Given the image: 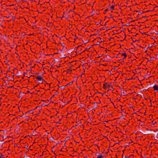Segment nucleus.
<instances>
[{"instance_id":"f257e3e1","label":"nucleus","mask_w":158,"mask_h":158,"mask_svg":"<svg viewBox=\"0 0 158 158\" xmlns=\"http://www.w3.org/2000/svg\"><path fill=\"white\" fill-rule=\"evenodd\" d=\"M36 108H36L35 109L31 110L26 112L25 114H24V115L29 116L31 117L34 115H37L38 114H37L35 112V110Z\"/></svg>"},{"instance_id":"f03ea898","label":"nucleus","mask_w":158,"mask_h":158,"mask_svg":"<svg viewBox=\"0 0 158 158\" xmlns=\"http://www.w3.org/2000/svg\"><path fill=\"white\" fill-rule=\"evenodd\" d=\"M22 115H19V116L20 117H22L23 118H24L25 120L28 121L32 119L31 117L29 116L24 115V114L23 113H22Z\"/></svg>"},{"instance_id":"7ed1b4c3","label":"nucleus","mask_w":158,"mask_h":158,"mask_svg":"<svg viewBox=\"0 0 158 158\" xmlns=\"http://www.w3.org/2000/svg\"><path fill=\"white\" fill-rule=\"evenodd\" d=\"M110 87L112 88V86H111V83H108L107 82H106L104 83L103 85V88L104 89H106L107 88L110 89Z\"/></svg>"},{"instance_id":"20e7f679","label":"nucleus","mask_w":158,"mask_h":158,"mask_svg":"<svg viewBox=\"0 0 158 158\" xmlns=\"http://www.w3.org/2000/svg\"><path fill=\"white\" fill-rule=\"evenodd\" d=\"M155 46L154 43H152L149 44L148 48L150 50L153 51L156 48Z\"/></svg>"},{"instance_id":"39448f33","label":"nucleus","mask_w":158,"mask_h":158,"mask_svg":"<svg viewBox=\"0 0 158 158\" xmlns=\"http://www.w3.org/2000/svg\"><path fill=\"white\" fill-rule=\"evenodd\" d=\"M118 55H120L121 56H123L124 57L123 58V59H124L126 58L127 56V55L125 52L123 51L122 53H119Z\"/></svg>"},{"instance_id":"423d86ee","label":"nucleus","mask_w":158,"mask_h":158,"mask_svg":"<svg viewBox=\"0 0 158 158\" xmlns=\"http://www.w3.org/2000/svg\"><path fill=\"white\" fill-rule=\"evenodd\" d=\"M69 16V15L67 14L66 12H63V15L62 16V18L65 17L66 19H67Z\"/></svg>"},{"instance_id":"0eeeda50","label":"nucleus","mask_w":158,"mask_h":158,"mask_svg":"<svg viewBox=\"0 0 158 158\" xmlns=\"http://www.w3.org/2000/svg\"><path fill=\"white\" fill-rule=\"evenodd\" d=\"M154 90L156 91H158V85H155L153 87Z\"/></svg>"},{"instance_id":"6e6552de","label":"nucleus","mask_w":158,"mask_h":158,"mask_svg":"<svg viewBox=\"0 0 158 158\" xmlns=\"http://www.w3.org/2000/svg\"><path fill=\"white\" fill-rule=\"evenodd\" d=\"M36 79L38 81H39L40 80H42V79H43L42 77L41 76H38L36 77Z\"/></svg>"},{"instance_id":"1a4fd4ad","label":"nucleus","mask_w":158,"mask_h":158,"mask_svg":"<svg viewBox=\"0 0 158 158\" xmlns=\"http://www.w3.org/2000/svg\"><path fill=\"white\" fill-rule=\"evenodd\" d=\"M114 7L115 6H114L112 5V6H110V5L108 8V9H109V10H110L111 11V12H112V11L111 10H114Z\"/></svg>"},{"instance_id":"9d476101","label":"nucleus","mask_w":158,"mask_h":158,"mask_svg":"<svg viewBox=\"0 0 158 158\" xmlns=\"http://www.w3.org/2000/svg\"><path fill=\"white\" fill-rule=\"evenodd\" d=\"M39 83H43L44 82H46V81H45L43 78L42 79V80H40L39 81H38Z\"/></svg>"},{"instance_id":"9b49d317","label":"nucleus","mask_w":158,"mask_h":158,"mask_svg":"<svg viewBox=\"0 0 158 158\" xmlns=\"http://www.w3.org/2000/svg\"><path fill=\"white\" fill-rule=\"evenodd\" d=\"M0 158H5V156L2 153H0Z\"/></svg>"},{"instance_id":"f8f14e48","label":"nucleus","mask_w":158,"mask_h":158,"mask_svg":"<svg viewBox=\"0 0 158 158\" xmlns=\"http://www.w3.org/2000/svg\"><path fill=\"white\" fill-rule=\"evenodd\" d=\"M109 9H108V8H107L106 9V10H104V11L103 12V14H106V13L107 11L109 10Z\"/></svg>"},{"instance_id":"ddd939ff","label":"nucleus","mask_w":158,"mask_h":158,"mask_svg":"<svg viewBox=\"0 0 158 158\" xmlns=\"http://www.w3.org/2000/svg\"><path fill=\"white\" fill-rule=\"evenodd\" d=\"M103 157V156L102 155H99L97 157V158H102Z\"/></svg>"},{"instance_id":"4468645a","label":"nucleus","mask_w":158,"mask_h":158,"mask_svg":"<svg viewBox=\"0 0 158 158\" xmlns=\"http://www.w3.org/2000/svg\"><path fill=\"white\" fill-rule=\"evenodd\" d=\"M58 94V91H56V92L55 93V94H54V95H53L52 97H54V96L55 95H57Z\"/></svg>"},{"instance_id":"2eb2a0df","label":"nucleus","mask_w":158,"mask_h":158,"mask_svg":"<svg viewBox=\"0 0 158 158\" xmlns=\"http://www.w3.org/2000/svg\"><path fill=\"white\" fill-rule=\"evenodd\" d=\"M66 150V149H63V148H62L61 150V151H63V152H65V151Z\"/></svg>"},{"instance_id":"dca6fc26","label":"nucleus","mask_w":158,"mask_h":158,"mask_svg":"<svg viewBox=\"0 0 158 158\" xmlns=\"http://www.w3.org/2000/svg\"><path fill=\"white\" fill-rule=\"evenodd\" d=\"M66 147V146H65V145H64V146H63V147L62 148H63V149H66L64 148H65V147Z\"/></svg>"},{"instance_id":"f3484780","label":"nucleus","mask_w":158,"mask_h":158,"mask_svg":"<svg viewBox=\"0 0 158 158\" xmlns=\"http://www.w3.org/2000/svg\"><path fill=\"white\" fill-rule=\"evenodd\" d=\"M74 37H75V38H74V40H75L76 39H77V37L76 36H75Z\"/></svg>"},{"instance_id":"a211bd4d","label":"nucleus","mask_w":158,"mask_h":158,"mask_svg":"<svg viewBox=\"0 0 158 158\" xmlns=\"http://www.w3.org/2000/svg\"><path fill=\"white\" fill-rule=\"evenodd\" d=\"M20 0L23 1V2H26V0Z\"/></svg>"},{"instance_id":"6ab92c4d","label":"nucleus","mask_w":158,"mask_h":158,"mask_svg":"<svg viewBox=\"0 0 158 158\" xmlns=\"http://www.w3.org/2000/svg\"><path fill=\"white\" fill-rule=\"evenodd\" d=\"M70 83V84H72V82H70V83Z\"/></svg>"},{"instance_id":"aec40b11","label":"nucleus","mask_w":158,"mask_h":158,"mask_svg":"<svg viewBox=\"0 0 158 158\" xmlns=\"http://www.w3.org/2000/svg\"><path fill=\"white\" fill-rule=\"evenodd\" d=\"M71 11H73V10H71Z\"/></svg>"},{"instance_id":"412c9836","label":"nucleus","mask_w":158,"mask_h":158,"mask_svg":"<svg viewBox=\"0 0 158 158\" xmlns=\"http://www.w3.org/2000/svg\"><path fill=\"white\" fill-rule=\"evenodd\" d=\"M99 103H100L101 102V101H100V100H99Z\"/></svg>"},{"instance_id":"4be33fe9","label":"nucleus","mask_w":158,"mask_h":158,"mask_svg":"<svg viewBox=\"0 0 158 158\" xmlns=\"http://www.w3.org/2000/svg\"><path fill=\"white\" fill-rule=\"evenodd\" d=\"M74 9L75 8V6H74Z\"/></svg>"},{"instance_id":"5701e85b","label":"nucleus","mask_w":158,"mask_h":158,"mask_svg":"<svg viewBox=\"0 0 158 158\" xmlns=\"http://www.w3.org/2000/svg\"><path fill=\"white\" fill-rule=\"evenodd\" d=\"M110 16H111V18H113V17H111V15H110Z\"/></svg>"},{"instance_id":"b1692460","label":"nucleus","mask_w":158,"mask_h":158,"mask_svg":"<svg viewBox=\"0 0 158 158\" xmlns=\"http://www.w3.org/2000/svg\"><path fill=\"white\" fill-rule=\"evenodd\" d=\"M104 153V152H102V154H103V153Z\"/></svg>"},{"instance_id":"393cba45","label":"nucleus","mask_w":158,"mask_h":158,"mask_svg":"<svg viewBox=\"0 0 158 158\" xmlns=\"http://www.w3.org/2000/svg\"><path fill=\"white\" fill-rule=\"evenodd\" d=\"M2 27H4V26H2Z\"/></svg>"},{"instance_id":"a878e982","label":"nucleus","mask_w":158,"mask_h":158,"mask_svg":"<svg viewBox=\"0 0 158 158\" xmlns=\"http://www.w3.org/2000/svg\"><path fill=\"white\" fill-rule=\"evenodd\" d=\"M2 27H4V26H2Z\"/></svg>"},{"instance_id":"bb28decb","label":"nucleus","mask_w":158,"mask_h":158,"mask_svg":"<svg viewBox=\"0 0 158 158\" xmlns=\"http://www.w3.org/2000/svg\"><path fill=\"white\" fill-rule=\"evenodd\" d=\"M69 83H68V84H67V85H69Z\"/></svg>"}]
</instances>
